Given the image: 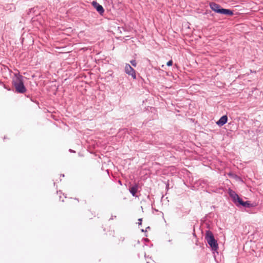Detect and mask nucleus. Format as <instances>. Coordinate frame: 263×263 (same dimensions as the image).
<instances>
[{"instance_id": "obj_1", "label": "nucleus", "mask_w": 263, "mask_h": 263, "mask_svg": "<svg viewBox=\"0 0 263 263\" xmlns=\"http://www.w3.org/2000/svg\"><path fill=\"white\" fill-rule=\"evenodd\" d=\"M211 9L216 13L224 14L226 15L232 16L233 12L230 9H223L221 6L215 3H211L210 4Z\"/></svg>"}, {"instance_id": "obj_2", "label": "nucleus", "mask_w": 263, "mask_h": 263, "mask_svg": "<svg viewBox=\"0 0 263 263\" xmlns=\"http://www.w3.org/2000/svg\"><path fill=\"white\" fill-rule=\"evenodd\" d=\"M13 83L17 92L20 93H24L26 91V89L23 84L22 76H16L15 79L13 81Z\"/></svg>"}, {"instance_id": "obj_3", "label": "nucleus", "mask_w": 263, "mask_h": 263, "mask_svg": "<svg viewBox=\"0 0 263 263\" xmlns=\"http://www.w3.org/2000/svg\"><path fill=\"white\" fill-rule=\"evenodd\" d=\"M125 71L129 76H131L134 79L136 78V71L129 64H126L125 65Z\"/></svg>"}, {"instance_id": "obj_4", "label": "nucleus", "mask_w": 263, "mask_h": 263, "mask_svg": "<svg viewBox=\"0 0 263 263\" xmlns=\"http://www.w3.org/2000/svg\"><path fill=\"white\" fill-rule=\"evenodd\" d=\"M92 5L96 9L97 11L100 14H102L104 12V10L103 7L99 4L97 2L93 1L92 2Z\"/></svg>"}, {"instance_id": "obj_5", "label": "nucleus", "mask_w": 263, "mask_h": 263, "mask_svg": "<svg viewBox=\"0 0 263 263\" xmlns=\"http://www.w3.org/2000/svg\"><path fill=\"white\" fill-rule=\"evenodd\" d=\"M228 120V117L227 116H222L220 119L217 122V124L219 126H222L226 124Z\"/></svg>"}, {"instance_id": "obj_6", "label": "nucleus", "mask_w": 263, "mask_h": 263, "mask_svg": "<svg viewBox=\"0 0 263 263\" xmlns=\"http://www.w3.org/2000/svg\"><path fill=\"white\" fill-rule=\"evenodd\" d=\"M138 190V185L136 184L130 188L129 191L133 196H136V194Z\"/></svg>"}, {"instance_id": "obj_7", "label": "nucleus", "mask_w": 263, "mask_h": 263, "mask_svg": "<svg viewBox=\"0 0 263 263\" xmlns=\"http://www.w3.org/2000/svg\"><path fill=\"white\" fill-rule=\"evenodd\" d=\"M229 194L230 197H239L238 195L234 191H232V190H229Z\"/></svg>"}, {"instance_id": "obj_8", "label": "nucleus", "mask_w": 263, "mask_h": 263, "mask_svg": "<svg viewBox=\"0 0 263 263\" xmlns=\"http://www.w3.org/2000/svg\"><path fill=\"white\" fill-rule=\"evenodd\" d=\"M130 63L131 64H132L133 66H134V67H136V65H137V63L136 62L135 60H132L130 61Z\"/></svg>"}, {"instance_id": "obj_9", "label": "nucleus", "mask_w": 263, "mask_h": 263, "mask_svg": "<svg viewBox=\"0 0 263 263\" xmlns=\"http://www.w3.org/2000/svg\"><path fill=\"white\" fill-rule=\"evenodd\" d=\"M166 65L168 66H171L173 65V61L172 60H170L168 62H167L166 63Z\"/></svg>"}]
</instances>
